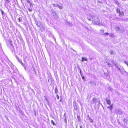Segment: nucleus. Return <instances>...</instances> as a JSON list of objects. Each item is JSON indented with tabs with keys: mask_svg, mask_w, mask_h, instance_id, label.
I'll list each match as a JSON object with an SVG mask.
<instances>
[{
	"mask_svg": "<svg viewBox=\"0 0 128 128\" xmlns=\"http://www.w3.org/2000/svg\"><path fill=\"white\" fill-rule=\"evenodd\" d=\"M88 20H91L94 22V23L96 25H98L99 26H101L102 24L100 22V21L99 20L98 18V17L96 16H94L92 18H90Z\"/></svg>",
	"mask_w": 128,
	"mask_h": 128,
	"instance_id": "f257e3e1",
	"label": "nucleus"
},
{
	"mask_svg": "<svg viewBox=\"0 0 128 128\" xmlns=\"http://www.w3.org/2000/svg\"><path fill=\"white\" fill-rule=\"evenodd\" d=\"M105 62L107 63L108 65L110 66H111V64H110V62H111L114 65H116V63L115 62H114V60L110 61L108 60H106Z\"/></svg>",
	"mask_w": 128,
	"mask_h": 128,
	"instance_id": "f03ea898",
	"label": "nucleus"
},
{
	"mask_svg": "<svg viewBox=\"0 0 128 128\" xmlns=\"http://www.w3.org/2000/svg\"><path fill=\"white\" fill-rule=\"evenodd\" d=\"M116 30L118 31L119 32L122 33L124 32V28L121 27L120 28L117 26L116 27Z\"/></svg>",
	"mask_w": 128,
	"mask_h": 128,
	"instance_id": "7ed1b4c3",
	"label": "nucleus"
},
{
	"mask_svg": "<svg viewBox=\"0 0 128 128\" xmlns=\"http://www.w3.org/2000/svg\"><path fill=\"white\" fill-rule=\"evenodd\" d=\"M116 12L117 13H119V16H124V13L122 12H120V10L118 8L117 9Z\"/></svg>",
	"mask_w": 128,
	"mask_h": 128,
	"instance_id": "20e7f679",
	"label": "nucleus"
},
{
	"mask_svg": "<svg viewBox=\"0 0 128 128\" xmlns=\"http://www.w3.org/2000/svg\"><path fill=\"white\" fill-rule=\"evenodd\" d=\"M97 101L96 100V98H94L91 102V104H93L94 103L95 104L96 103V102Z\"/></svg>",
	"mask_w": 128,
	"mask_h": 128,
	"instance_id": "39448f33",
	"label": "nucleus"
},
{
	"mask_svg": "<svg viewBox=\"0 0 128 128\" xmlns=\"http://www.w3.org/2000/svg\"><path fill=\"white\" fill-rule=\"evenodd\" d=\"M73 105L74 107V110H76L77 108V106L76 104L75 103L74 104V103Z\"/></svg>",
	"mask_w": 128,
	"mask_h": 128,
	"instance_id": "423d86ee",
	"label": "nucleus"
},
{
	"mask_svg": "<svg viewBox=\"0 0 128 128\" xmlns=\"http://www.w3.org/2000/svg\"><path fill=\"white\" fill-rule=\"evenodd\" d=\"M113 108V105H111L110 106L108 107V108L110 109V110H111V111H112V109Z\"/></svg>",
	"mask_w": 128,
	"mask_h": 128,
	"instance_id": "0eeeda50",
	"label": "nucleus"
},
{
	"mask_svg": "<svg viewBox=\"0 0 128 128\" xmlns=\"http://www.w3.org/2000/svg\"><path fill=\"white\" fill-rule=\"evenodd\" d=\"M109 75V74L108 73H104V77L105 78H108V76Z\"/></svg>",
	"mask_w": 128,
	"mask_h": 128,
	"instance_id": "6e6552de",
	"label": "nucleus"
},
{
	"mask_svg": "<svg viewBox=\"0 0 128 128\" xmlns=\"http://www.w3.org/2000/svg\"><path fill=\"white\" fill-rule=\"evenodd\" d=\"M107 103L109 105H110L111 103L110 101V100H106Z\"/></svg>",
	"mask_w": 128,
	"mask_h": 128,
	"instance_id": "1a4fd4ad",
	"label": "nucleus"
},
{
	"mask_svg": "<svg viewBox=\"0 0 128 128\" xmlns=\"http://www.w3.org/2000/svg\"><path fill=\"white\" fill-rule=\"evenodd\" d=\"M56 6H57V7L59 8L60 9H62V6H59V5H58V4H57Z\"/></svg>",
	"mask_w": 128,
	"mask_h": 128,
	"instance_id": "9d476101",
	"label": "nucleus"
},
{
	"mask_svg": "<svg viewBox=\"0 0 128 128\" xmlns=\"http://www.w3.org/2000/svg\"><path fill=\"white\" fill-rule=\"evenodd\" d=\"M84 60H85V61H87V59L86 58H82V62H83L84 61Z\"/></svg>",
	"mask_w": 128,
	"mask_h": 128,
	"instance_id": "9b49d317",
	"label": "nucleus"
},
{
	"mask_svg": "<svg viewBox=\"0 0 128 128\" xmlns=\"http://www.w3.org/2000/svg\"><path fill=\"white\" fill-rule=\"evenodd\" d=\"M52 14L53 16H54L56 14V13L54 11H52Z\"/></svg>",
	"mask_w": 128,
	"mask_h": 128,
	"instance_id": "f8f14e48",
	"label": "nucleus"
},
{
	"mask_svg": "<svg viewBox=\"0 0 128 128\" xmlns=\"http://www.w3.org/2000/svg\"><path fill=\"white\" fill-rule=\"evenodd\" d=\"M110 53L111 54H114V52L113 50H111L110 51Z\"/></svg>",
	"mask_w": 128,
	"mask_h": 128,
	"instance_id": "ddd939ff",
	"label": "nucleus"
},
{
	"mask_svg": "<svg viewBox=\"0 0 128 128\" xmlns=\"http://www.w3.org/2000/svg\"><path fill=\"white\" fill-rule=\"evenodd\" d=\"M22 20V18H20L18 19V21L20 22H21Z\"/></svg>",
	"mask_w": 128,
	"mask_h": 128,
	"instance_id": "4468645a",
	"label": "nucleus"
},
{
	"mask_svg": "<svg viewBox=\"0 0 128 128\" xmlns=\"http://www.w3.org/2000/svg\"><path fill=\"white\" fill-rule=\"evenodd\" d=\"M124 62L128 66V62L126 61H125Z\"/></svg>",
	"mask_w": 128,
	"mask_h": 128,
	"instance_id": "2eb2a0df",
	"label": "nucleus"
},
{
	"mask_svg": "<svg viewBox=\"0 0 128 128\" xmlns=\"http://www.w3.org/2000/svg\"><path fill=\"white\" fill-rule=\"evenodd\" d=\"M5 1L7 3H9L10 1L9 0H5Z\"/></svg>",
	"mask_w": 128,
	"mask_h": 128,
	"instance_id": "dca6fc26",
	"label": "nucleus"
},
{
	"mask_svg": "<svg viewBox=\"0 0 128 128\" xmlns=\"http://www.w3.org/2000/svg\"><path fill=\"white\" fill-rule=\"evenodd\" d=\"M51 122H52V124H53L54 125V124H55L54 123V122L52 120H51Z\"/></svg>",
	"mask_w": 128,
	"mask_h": 128,
	"instance_id": "f3484780",
	"label": "nucleus"
},
{
	"mask_svg": "<svg viewBox=\"0 0 128 128\" xmlns=\"http://www.w3.org/2000/svg\"><path fill=\"white\" fill-rule=\"evenodd\" d=\"M100 31L101 33H103L104 32V30H101Z\"/></svg>",
	"mask_w": 128,
	"mask_h": 128,
	"instance_id": "a211bd4d",
	"label": "nucleus"
},
{
	"mask_svg": "<svg viewBox=\"0 0 128 128\" xmlns=\"http://www.w3.org/2000/svg\"><path fill=\"white\" fill-rule=\"evenodd\" d=\"M1 13H2V15H4V12H3V10H2L1 11Z\"/></svg>",
	"mask_w": 128,
	"mask_h": 128,
	"instance_id": "6ab92c4d",
	"label": "nucleus"
},
{
	"mask_svg": "<svg viewBox=\"0 0 128 128\" xmlns=\"http://www.w3.org/2000/svg\"><path fill=\"white\" fill-rule=\"evenodd\" d=\"M90 122L93 123V120L92 119H90Z\"/></svg>",
	"mask_w": 128,
	"mask_h": 128,
	"instance_id": "aec40b11",
	"label": "nucleus"
},
{
	"mask_svg": "<svg viewBox=\"0 0 128 128\" xmlns=\"http://www.w3.org/2000/svg\"><path fill=\"white\" fill-rule=\"evenodd\" d=\"M56 5H57V4L55 5V4H53V6L54 7H55V6L57 7Z\"/></svg>",
	"mask_w": 128,
	"mask_h": 128,
	"instance_id": "412c9836",
	"label": "nucleus"
},
{
	"mask_svg": "<svg viewBox=\"0 0 128 128\" xmlns=\"http://www.w3.org/2000/svg\"><path fill=\"white\" fill-rule=\"evenodd\" d=\"M27 2L29 3H30V2L29 0H26Z\"/></svg>",
	"mask_w": 128,
	"mask_h": 128,
	"instance_id": "4be33fe9",
	"label": "nucleus"
},
{
	"mask_svg": "<svg viewBox=\"0 0 128 128\" xmlns=\"http://www.w3.org/2000/svg\"><path fill=\"white\" fill-rule=\"evenodd\" d=\"M106 34V35H109V34H108V33H105V34Z\"/></svg>",
	"mask_w": 128,
	"mask_h": 128,
	"instance_id": "5701e85b",
	"label": "nucleus"
},
{
	"mask_svg": "<svg viewBox=\"0 0 128 128\" xmlns=\"http://www.w3.org/2000/svg\"><path fill=\"white\" fill-rule=\"evenodd\" d=\"M67 24L68 25L70 26V22L68 23Z\"/></svg>",
	"mask_w": 128,
	"mask_h": 128,
	"instance_id": "b1692460",
	"label": "nucleus"
},
{
	"mask_svg": "<svg viewBox=\"0 0 128 128\" xmlns=\"http://www.w3.org/2000/svg\"><path fill=\"white\" fill-rule=\"evenodd\" d=\"M113 36V34H111L110 35V37H112Z\"/></svg>",
	"mask_w": 128,
	"mask_h": 128,
	"instance_id": "393cba45",
	"label": "nucleus"
},
{
	"mask_svg": "<svg viewBox=\"0 0 128 128\" xmlns=\"http://www.w3.org/2000/svg\"><path fill=\"white\" fill-rule=\"evenodd\" d=\"M117 68H118V70H120V71L121 72V70L119 68H118V67Z\"/></svg>",
	"mask_w": 128,
	"mask_h": 128,
	"instance_id": "a878e982",
	"label": "nucleus"
},
{
	"mask_svg": "<svg viewBox=\"0 0 128 128\" xmlns=\"http://www.w3.org/2000/svg\"><path fill=\"white\" fill-rule=\"evenodd\" d=\"M82 79L83 80H84V77H82Z\"/></svg>",
	"mask_w": 128,
	"mask_h": 128,
	"instance_id": "bb28decb",
	"label": "nucleus"
},
{
	"mask_svg": "<svg viewBox=\"0 0 128 128\" xmlns=\"http://www.w3.org/2000/svg\"><path fill=\"white\" fill-rule=\"evenodd\" d=\"M57 96H58V99H59V96H58V95H57Z\"/></svg>",
	"mask_w": 128,
	"mask_h": 128,
	"instance_id": "cd10ccee",
	"label": "nucleus"
},
{
	"mask_svg": "<svg viewBox=\"0 0 128 128\" xmlns=\"http://www.w3.org/2000/svg\"><path fill=\"white\" fill-rule=\"evenodd\" d=\"M80 128H82V127L81 126H80Z\"/></svg>",
	"mask_w": 128,
	"mask_h": 128,
	"instance_id": "c85d7f7f",
	"label": "nucleus"
},
{
	"mask_svg": "<svg viewBox=\"0 0 128 128\" xmlns=\"http://www.w3.org/2000/svg\"><path fill=\"white\" fill-rule=\"evenodd\" d=\"M66 116V114H64V116Z\"/></svg>",
	"mask_w": 128,
	"mask_h": 128,
	"instance_id": "c756f323",
	"label": "nucleus"
},
{
	"mask_svg": "<svg viewBox=\"0 0 128 128\" xmlns=\"http://www.w3.org/2000/svg\"><path fill=\"white\" fill-rule=\"evenodd\" d=\"M80 74L81 73V70H80Z\"/></svg>",
	"mask_w": 128,
	"mask_h": 128,
	"instance_id": "7c9ffc66",
	"label": "nucleus"
},
{
	"mask_svg": "<svg viewBox=\"0 0 128 128\" xmlns=\"http://www.w3.org/2000/svg\"><path fill=\"white\" fill-rule=\"evenodd\" d=\"M11 45H12V44H11Z\"/></svg>",
	"mask_w": 128,
	"mask_h": 128,
	"instance_id": "2f4dec72",
	"label": "nucleus"
}]
</instances>
